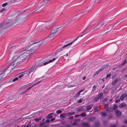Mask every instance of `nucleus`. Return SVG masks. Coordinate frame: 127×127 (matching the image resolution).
Here are the masks:
<instances>
[{
  "mask_svg": "<svg viewBox=\"0 0 127 127\" xmlns=\"http://www.w3.org/2000/svg\"><path fill=\"white\" fill-rule=\"evenodd\" d=\"M25 50H27L25 52L23 53L19 56L22 62L26 61L28 56L30 53H31V52L33 51V50L32 49H30L28 50V49H26V48Z\"/></svg>",
  "mask_w": 127,
  "mask_h": 127,
  "instance_id": "f257e3e1",
  "label": "nucleus"
},
{
  "mask_svg": "<svg viewBox=\"0 0 127 127\" xmlns=\"http://www.w3.org/2000/svg\"><path fill=\"white\" fill-rule=\"evenodd\" d=\"M57 58V57L56 58H54L52 59L48 60L47 61H46V60H45V61L43 60H39L36 63L35 66L37 67H40L43 65H46L50 63L53 62Z\"/></svg>",
  "mask_w": 127,
  "mask_h": 127,
  "instance_id": "f03ea898",
  "label": "nucleus"
},
{
  "mask_svg": "<svg viewBox=\"0 0 127 127\" xmlns=\"http://www.w3.org/2000/svg\"><path fill=\"white\" fill-rule=\"evenodd\" d=\"M11 50H12V53L13 54L15 55V56L19 55L21 52V50H19L16 48H14L13 47H12L11 48Z\"/></svg>",
  "mask_w": 127,
  "mask_h": 127,
  "instance_id": "7ed1b4c3",
  "label": "nucleus"
},
{
  "mask_svg": "<svg viewBox=\"0 0 127 127\" xmlns=\"http://www.w3.org/2000/svg\"><path fill=\"white\" fill-rule=\"evenodd\" d=\"M17 58H16L14 57L12 58L11 60V64L13 65L15 67L17 65L20 64L17 61Z\"/></svg>",
  "mask_w": 127,
  "mask_h": 127,
  "instance_id": "20e7f679",
  "label": "nucleus"
},
{
  "mask_svg": "<svg viewBox=\"0 0 127 127\" xmlns=\"http://www.w3.org/2000/svg\"><path fill=\"white\" fill-rule=\"evenodd\" d=\"M25 18V17L23 18L22 16H21L20 18L16 20H14V21H15V23H16L17 24H20L22 23Z\"/></svg>",
  "mask_w": 127,
  "mask_h": 127,
  "instance_id": "39448f33",
  "label": "nucleus"
},
{
  "mask_svg": "<svg viewBox=\"0 0 127 127\" xmlns=\"http://www.w3.org/2000/svg\"><path fill=\"white\" fill-rule=\"evenodd\" d=\"M43 42V41H40L38 42L33 41L29 43V44L28 45V46L29 47L32 46V45L36 43H38L37 45L39 46L41 45V44Z\"/></svg>",
  "mask_w": 127,
  "mask_h": 127,
  "instance_id": "423d86ee",
  "label": "nucleus"
},
{
  "mask_svg": "<svg viewBox=\"0 0 127 127\" xmlns=\"http://www.w3.org/2000/svg\"><path fill=\"white\" fill-rule=\"evenodd\" d=\"M73 43V42H71L69 43L66 44L64 46L58 49L55 52V54H56L59 52L62 51L64 49V48L68 46Z\"/></svg>",
  "mask_w": 127,
  "mask_h": 127,
  "instance_id": "0eeeda50",
  "label": "nucleus"
},
{
  "mask_svg": "<svg viewBox=\"0 0 127 127\" xmlns=\"http://www.w3.org/2000/svg\"><path fill=\"white\" fill-rule=\"evenodd\" d=\"M15 21H14L6 22L5 23L7 28L11 26L12 25L15 23Z\"/></svg>",
  "mask_w": 127,
  "mask_h": 127,
  "instance_id": "6e6552de",
  "label": "nucleus"
},
{
  "mask_svg": "<svg viewBox=\"0 0 127 127\" xmlns=\"http://www.w3.org/2000/svg\"><path fill=\"white\" fill-rule=\"evenodd\" d=\"M60 28H58L57 29H53L52 31V32L50 34L49 37H51L53 36L57 32L58 29Z\"/></svg>",
  "mask_w": 127,
  "mask_h": 127,
  "instance_id": "1a4fd4ad",
  "label": "nucleus"
},
{
  "mask_svg": "<svg viewBox=\"0 0 127 127\" xmlns=\"http://www.w3.org/2000/svg\"><path fill=\"white\" fill-rule=\"evenodd\" d=\"M121 80V79L120 77H118L116 78L113 81L112 83V85L113 86H114L119 81Z\"/></svg>",
  "mask_w": 127,
  "mask_h": 127,
  "instance_id": "9d476101",
  "label": "nucleus"
},
{
  "mask_svg": "<svg viewBox=\"0 0 127 127\" xmlns=\"http://www.w3.org/2000/svg\"><path fill=\"white\" fill-rule=\"evenodd\" d=\"M36 67H35V66H32L30 69L28 70L30 74L31 73L35 71L36 70Z\"/></svg>",
  "mask_w": 127,
  "mask_h": 127,
  "instance_id": "9b49d317",
  "label": "nucleus"
},
{
  "mask_svg": "<svg viewBox=\"0 0 127 127\" xmlns=\"http://www.w3.org/2000/svg\"><path fill=\"white\" fill-rule=\"evenodd\" d=\"M5 24V23H1L0 24V30H2L6 29Z\"/></svg>",
  "mask_w": 127,
  "mask_h": 127,
  "instance_id": "f8f14e48",
  "label": "nucleus"
},
{
  "mask_svg": "<svg viewBox=\"0 0 127 127\" xmlns=\"http://www.w3.org/2000/svg\"><path fill=\"white\" fill-rule=\"evenodd\" d=\"M23 73L24 76L23 77H28L30 74L28 70L25 71Z\"/></svg>",
  "mask_w": 127,
  "mask_h": 127,
  "instance_id": "ddd939ff",
  "label": "nucleus"
},
{
  "mask_svg": "<svg viewBox=\"0 0 127 127\" xmlns=\"http://www.w3.org/2000/svg\"><path fill=\"white\" fill-rule=\"evenodd\" d=\"M15 67L13 65V64H12L11 63L10 64L9 66L7 68L9 69V71H10L11 72V71L13 70V68Z\"/></svg>",
  "mask_w": 127,
  "mask_h": 127,
  "instance_id": "4468645a",
  "label": "nucleus"
},
{
  "mask_svg": "<svg viewBox=\"0 0 127 127\" xmlns=\"http://www.w3.org/2000/svg\"><path fill=\"white\" fill-rule=\"evenodd\" d=\"M110 65L109 64L104 65L102 66L101 67L100 69L101 71L102 70L104 69H105L107 68V67H108Z\"/></svg>",
  "mask_w": 127,
  "mask_h": 127,
  "instance_id": "2eb2a0df",
  "label": "nucleus"
},
{
  "mask_svg": "<svg viewBox=\"0 0 127 127\" xmlns=\"http://www.w3.org/2000/svg\"><path fill=\"white\" fill-rule=\"evenodd\" d=\"M116 114L117 116H120L121 114V112L119 110H117L115 111Z\"/></svg>",
  "mask_w": 127,
  "mask_h": 127,
  "instance_id": "dca6fc26",
  "label": "nucleus"
},
{
  "mask_svg": "<svg viewBox=\"0 0 127 127\" xmlns=\"http://www.w3.org/2000/svg\"><path fill=\"white\" fill-rule=\"evenodd\" d=\"M3 71L0 74V80L3 78H4L6 76V74Z\"/></svg>",
  "mask_w": 127,
  "mask_h": 127,
  "instance_id": "f3484780",
  "label": "nucleus"
},
{
  "mask_svg": "<svg viewBox=\"0 0 127 127\" xmlns=\"http://www.w3.org/2000/svg\"><path fill=\"white\" fill-rule=\"evenodd\" d=\"M3 71H4L6 75L8 74L11 72V71L7 68L5 69Z\"/></svg>",
  "mask_w": 127,
  "mask_h": 127,
  "instance_id": "a211bd4d",
  "label": "nucleus"
},
{
  "mask_svg": "<svg viewBox=\"0 0 127 127\" xmlns=\"http://www.w3.org/2000/svg\"><path fill=\"white\" fill-rule=\"evenodd\" d=\"M126 104L125 103H122L120 104L119 105V107L120 108H122L126 107Z\"/></svg>",
  "mask_w": 127,
  "mask_h": 127,
  "instance_id": "6ab92c4d",
  "label": "nucleus"
},
{
  "mask_svg": "<svg viewBox=\"0 0 127 127\" xmlns=\"http://www.w3.org/2000/svg\"><path fill=\"white\" fill-rule=\"evenodd\" d=\"M14 57L15 58H17V60L18 62L20 63L21 64L22 63V61L19 57V56L18 57V56H15Z\"/></svg>",
  "mask_w": 127,
  "mask_h": 127,
  "instance_id": "aec40b11",
  "label": "nucleus"
},
{
  "mask_svg": "<svg viewBox=\"0 0 127 127\" xmlns=\"http://www.w3.org/2000/svg\"><path fill=\"white\" fill-rule=\"evenodd\" d=\"M126 63V60H125L123 62L119 65L118 66L120 67H122L123 66H124Z\"/></svg>",
  "mask_w": 127,
  "mask_h": 127,
  "instance_id": "412c9836",
  "label": "nucleus"
},
{
  "mask_svg": "<svg viewBox=\"0 0 127 127\" xmlns=\"http://www.w3.org/2000/svg\"><path fill=\"white\" fill-rule=\"evenodd\" d=\"M92 105H88L86 106V108L87 110H90L92 108Z\"/></svg>",
  "mask_w": 127,
  "mask_h": 127,
  "instance_id": "4be33fe9",
  "label": "nucleus"
},
{
  "mask_svg": "<svg viewBox=\"0 0 127 127\" xmlns=\"http://www.w3.org/2000/svg\"><path fill=\"white\" fill-rule=\"evenodd\" d=\"M83 126L88 127L89 126V124L85 122L83 123Z\"/></svg>",
  "mask_w": 127,
  "mask_h": 127,
  "instance_id": "5701e85b",
  "label": "nucleus"
},
{
  "mask_svg": "<svg viewBox=\"0 0 127 127\" xmlns=\"http://www.w3.org/2000/svg\"><path fill=\"white\" fill-rule=\"evenodd\" d=\"M112 108H110L109 107L107 109L106 111L108 113H109L111 112H112Z\"/></svg>",
  "mask_w": 127,
  "mask_h": 127,
  "instance_id": "b1692460",
  "label": "nucleus"
},
{
  "mask_svg": "<svg viewBox=\"0 0 127 127\" xmlns=\"http://www.w3.org/2000/svg\"><path fill=\"white\" fill-rule=\"evenodd\" d=\"M103 95V93H101L98 95L97 97L99 99H101L102 98V96Z\"/></svg>",
  "mask_w": 127,
  "mask_h": 127,
  "instance_id": "393cba45",
  "label": "nucleus"
},
{
  "mask_svg": "<svg viewBox=\"0 0 127 127\" xmlns=\"http://www.w3.org/2000/svg\"><path fill=\"white\" fill-rule=\"evenodd\" d=\"M41 81H38L37 83L35 84L34 85H32V86H31V87H29L28 89H27L28 90H29L31 89V88H32L34 86H35V85H37V84H38Z\"/></svg>",
  "mask_w": 127,
  "mask_h": 127,
  "instance_id": "a878e982",
  "label": "nucleus"
},
{
  "mask_svg": "<svg viewBox=\"0 0 127 127\" xmlns=\"http://www.w3.org/2000/svg\"><path fill=\"white\" fill-rule=\"evenodd\" d=\"M83 110V108L82 107L78 108H77L76 111L78 112H80L82 111Z\"/></svg>",
  "mask_w": 127,
  "mask_h": 127,
  "instance_id": "bb28decb",
  "label": "nucleus"
},
{
  "mask_svg": "<svg viewBox=\"0 0 127 127\" xmlns=\"http://www.w3.org/2000/svg\"><path fill=\"white\" fill-rule=\"evenodd\" d=\"M15 0H10L8 1L7 2L8 4L9 5L13 4L14 3Z\"/></svg>",
  "mask_w": 127,
  "mask_h": 127,
  "instance_id": "cd10ccee",
  "label": "nucleus"
},
{
  "mask_svg": "<svg viewBox=\"0 0 127 127\" xmlns=\"http://www.w3.org/2000/svg\"><path fill=\"white\" fill-rule=\"evenodd\" d=\"M67 114H68L66 113L61 114L60 115V117L62 118H64L65 117V115Z\"/></svg>",
  "mask_w": 127,
  "mask_h": 127,
  "instance_id": "c85d7f7f",
  "label": "nucleus"
},
{
  "mask_svg": "<svg viewBox=\"0 0 127 127\" xmlns=\"http://www.w3.org/2000/svg\"><path fill=\"white\" fill-rule=\"evenodd\" d=\"M95 119V117H93L89 119L88 121L90 122L92 121H94Z\"/></svg>",
  "mask_w": 127,
  "mask_h": 127,
  "instance_id": "c756f323",
  "label": "nucleus"
},
{
  "mask_svg": "<svg viewBox=\"0 0 127 127\" xmlns=\"http://www.w3.org/2000/svg\"><path fill=\"white\" fill-rule=\"evenodd\" d=\"M83 35H84V34L81 33V34H80L79 35V36L76 39H75L74 41H72V42H73V43L77 39H78V38H79L80 37H82Z\"/></svg>",
  "mask_w": 127,
  "mask_h": 127,
  "instance_id": "7c9ffc66",
  "label": "nucleus"
},
{
  "mask_svg": "<svg viewBox=\"0 0 127 127\" xmlns=\"http://www.w3.org/2000/svg\"><path fill=\"white\" fill-rule=\"evenodd\" d=\"M117 108V106L116 104H115L113 106V107L112 108V109H113L114 110H115Z\"/></svg>",
  "mask_w": 127,
  "mask_h": 127,
  "instance_id": "2f4dec72",
  "label": "nucleus"
},
{
  "mask_svg": "<svg viewBox=\"0 0 127 127\" xmlns=\"http://www.w3.org/2000/svg\"><path fill=\"white\" fill-rule=\"evenodd\" d=\"M53 113H52L48 114L47 116V117L49 118H52V116H51V115L53 114Z\"/></svg>",
  "mask_w": 127,
  "mask_h": 127,
  "instance_id": "473e14b6",
  "label": "nucleus"
},
{
  "mask_svg": "<svg viewBox=\"0 0 127 127\" xmlns=\"http://www.w3.org/2000/svg\"><path fill=\"white\" fill-rule=\"evenodd\" d=\"M99 125V122H96L95 124V126L96 127H98Z\"/></svg>",
  "mask_w": 127,
  "mask_h": 127,
  "instance_id": "72a5a7b5",
  "label": "nucleus"
},
{
  "mask_svg": "<svg viewBox=\"0 0 127 127\" xmlns=\"http://www.w3.org/2000/svg\"><path fill=\"white\" fill-rule=\"evenodd\" d=\"M108 99L107 98H105L102 100V101L103 102H104L106 101Z\"/></svg>",
  "mask_w": 127,
  "mask_h": 127,
  "instance_id": "f704fd0d",
  "label": "nucleus"
},
{
  "mask_svg": "<svg viewBox=\"0 0 127 127\" xmlns=\"http://www.w3.org/2000/svg\"><path fill=\"white\" fill-rule=\"evenodd\" d=\"M101 113L102 114V117L105 116L107 115V114L106 113H104L103 112H102Z\"/></svg>",
  "mask_w": 127,
  "mask_h": 127,
  "instance_id": "c9c22d12",
  "label": "nucleus"
},
{
  "mask_svg": "<svg viewBox=\"0 0 127 127\" xmlns=\"http://www.w3.org/2000/svg\"><path fill=\"white\" fill-rule=\"evenodd\" d=\"M99 99L98 97H95L94 100V101L96 102L98 101Z\"/></svg>",
  "mask_w": 127,
  "mask_h": 127,
  "instance_id": "e433bc0d",
  "label": "nucleus"
},
{
  "mask_svg": "<svg viewBox=\"0 0 127 127\" xmlns=\"http://www.w3.org/2000/svg\"><path fill=\"white\" fill-rule=\"evenodd\" d=\"M107 88H105L104 90V91L103 92V93L105 94H106L107 93Z\"/></svg>",
  "mask_w": 127,
  "mask_h": 127,
  "instance_id": "4c0bfd02",
  "label": "nucleus"
},
{
  "mask_svg": "<svg viewBox=\"0 0 127 127\" xmlns=\"http://www.w3.org/2000/svg\"><path fill=\"white\" fill-rule=\"evenodd\" d=\"M62 112V111L60 110H57L56 112V113H57L58 114L60 113H61Z\"/></svg>",
  "mask_w": 127,
  "mask_h": 127,
  "instance_id": "58836bf2",
  "label": "nucleus"
},
{
  "mask_svg": "<svg viewBox=\"0 0 127 127\" xmlns=\"http://www.w3.org/2000/svg\"><path fill=\"white\" fill-rule=\"evenodd\" d=\"M86 113L85 112H83L80 115H79L80 116H86Z\"/></svg>",
  "mask_w": 127,
  "mask_h": 127,
  "instance_id": "ea45409f",
  "label": "nucleus"
},
{
  "mask_svg": "<svg viewBox=\"0 0 127 127\" xmlns=\"http://www.w3.org/2000/svg\"><path fill=\"white\" fill-rule=\"evenodd\" d=\"M41 119V118L35 119L34 120V121L36 122H37L40 121Z\"/></svg>",
  "mask_w": 127,
  "mask_h": 127,
  "instance_id": "a19ab883",
  "label": "nucleus"
},
{
  "mask_svg": "<svg viewBox=\"0 0 127 127\" xmlns=\"http://www.w3.org/2000/svg\"><path fill=\"white\" fill-rule=\"evenodd\" d=\"M101 71V70L100 69H99L96 72H95V73L96 74H97L98 73H99Z\"/></svg>",
  "mask_w": 127,
  "mask_h": 127,
  "instance_id": "79ce46f5",
  "label": "nucleus"
},
{
  "mask_svg": "<svg viewBox=\"0 0 127 127\" xmlns=\"http://www.w3.org/2000/svg\"><path fill=\"white\" fill-rule=\"evenodd\" d=\"M80 94L79 93H77L74 96L75 97H78L80 95Z\"/></svg>",
  "mask_w": 127,
  "mask_h": 127,
  "instance_id": "37998d69",
  "label": "nucleus"
},
{
  "mask_svg": "<svg viewBox=\"0 0 127 127\" xmlns=\"http://www.w3.org/2000/svg\"><path fill=\"white\" fill-rule=\"evenodd\" d=\"M105 23H103L101 24L100 26L101 27H102L101 28H103L105 26Z\"/></svg>",
  "mask_w": 127,
  "mask_h": 127,
  "instance_id": "c03bdc74",
  "label": "nucleus"
},
{
  "mask_svg": "<svg viewBox=\"0 0 127 127\" xmlns=\"http://www.w3.org/2000/svg\"><path fill=\"white\" fill-rule=\"evenodd\" d=\"M7 4H8V3L6 2L5 3H4L2 5V6L3 7L5 6H6Z\"/></svg>",
  "mask_w": 127,
  "mask_h": 127,
  "instance_id": "a18cd8bd",
  "label": "nucleus"
},
{
  "mask_svg": "<svg viewBox=\"0 0 127 127\" xmlns=\"http://www.w3.org/2000/svg\"><path fill=\"white\" fill-rule=\"evenodd\" d=\"M122 95L124 98L127 97V94H123Z\"/></svg>",
  "mask_w": 127,
  "mask_h": 127,
  "instance_id": "49530a36",
  "label": "nucleus"
},
{
  "mask_svg": "<svg viewBox=\"0 0 127 127\" xmlns=\"http://www.w3.org/2000/svg\"><path fill=\"white\" fill-rule=\"evenodd\" d=\"M6 10V9L4 8H2L0 10V12L2 13L4 11H5Z\"/></svg>",
  "mask_w": 127,
  "mask_h": 127,
  "instance_id": "de8ad7c7",
  "label": "nucleus"
},
{
  "mask_svg": "<svg viewBox=\"0 0 127 127\" xmlns=\"http://www.w3.org/2000/svg\"><path fill=\"white\" fill-rule=\"evenodd\" d=\"M111 74H110V73H109L108 74H107V76H106V78H107L108 77H110V76H111Z\"/></svg>",
  "mask_w": 127,
  "mask_h": 127,
  "instance_id": "09e8293b",
  "label": "nucleus"
},
{
  "mask_svg": "<svg viewBox=\"0 0 127 127\" xmlns=\"http://www.w3.org/2000/svg\"><path fill=\"white\" fill-rule=\"evenodd\" d=\"M120 99H118L116 100L115 102L116 103H117L119 102L120 101Z\"/></svg>",
  "mask_w": 127,
  "mask_h": 127,
  "instance_id": "8fccbe9b",
  "label": "nucleus"
},
{
  "mask_svg": "<svg viewBox=\"0 0 127 127\" xmlns=\"http://www.w3.org/2000/svg\"><path fill=\"white\" fill-rule=\"evenodd\" d=\"M124 98L123 97L122 95L121 96H120V99L121 100H122L124 99Z\"/></svg>",
  "mask_w": 127,
  "mask_h": 127,
  "instance_id": "3c124183",
  "label": "nucleus"
},
{
  "mask_svg": "<svg viewBox=\"0 0 127 127\" xmlns=\"http://www.w3.org/2000/svg\"><path fill=\"white\" fill-rule=\"evenodd\" d=\"M18 78H17V77L16 78L13 80L12 81L13 82H14L15 81H16L17 80H18Z\"/></svg>",
  "mask_w": 127,
  "mask_h": 127,
  "instance_id": "603ef678",
  "label": "nucleus"
},
{
  "mask_svg": "<svg viewBox=\"0 0 127 127\" xmlns=\"http://www.w3.org/2000/svg\"><path fill=\"white\" fill-rule=\"evenodd\" d=\"M116 74H114L112 75V78H114L116 76Z\"/></svg>",
  "mask_w": 127,
  "mask_h": 127,
  "instance_id": "864d4df0",
  "label": "nucleus"
},
{
  "mask_svg": "<svg viewBox=\"0 0 127 127\" xmlns=\"http://www.w3.org/2000/svg\"><path fill=\"white\" fill-rule=\"evenodd\" d=\"M74 113H75L74 112H72L70 113H69L68 114L70 115H71L74 114Z\"/></svg>",
  "mask_w": 127,
  "mask_h": 127,
  "instance_id": "5fc2aeb1",
  "label": "nucleus"
},
{
  "mask_svg": "<svg viewBox=\"0 0 127 127\" xmlns=\"http://www.w3.org/2000/svg\"><path fill=\"white\" fill-rule=\"evenodd\" d=\"M24 76L23 73H22V74H21L20 75H19V78H21L22 77Z\"/></svg>",
  "mask_w": 127,
  "mask_h": 127,
  "instance_id": "6e6d98bb",
  "label": "nucleus"
},
{
  "mask_svg": "<svg viewBox=\"0 0 127 127\" xmlns=\"http://www.w3.org/2000/svg\"><path fill=\"white\" fill-rule=\"evenodd\" d=\"M82 99H80L77 101V102L78 103H80L81 102H82Z\"/></svg>",
  "mask_w": 127,
  "mask_h": 127,
  "instance_id": "4d7b16f0",
  "label": "nucleus"
},
{
  "mask_svg": "<svg viewBox=\"0 0 127 127\" xmlns=\"http://www.w3.org/2000/svg\"><path fill=\"white\" fill-rule=\"evenodd\" d=\"M73 116H71L68 118V119H72L73 118Z\"/></svg>",
  "mask_w": 127,
  "mask_h": 127,
  "instance_id": "13d9d810",
  "label": "nucleus"
},
{
  "mask_svg": "<svg viewBox=\"0 0 127 127\" xmlns=\"http://www.w3.org/2000/svg\"><path fill=\"white\" fill-rule=\"evenodd\" d=\"M76 122H74L72 124V125L73 126H75L76 125Z\"/></svg>",
  "mask_w": 127,
  "mask_h": 127,
  "instance_id": "bf43d9fd",
  "label": "nucleus"
},
{
  "mask_svg": "<svg viewBox=\"0 0 127 127\" xmlns=\"http://www.w3.org/2000/svg\"><path fill=\"white\" fill-rule=\"evenodd\" d=\"M108 104H106L104 105L105 108L106 107H108Z\"/></svg>",
  "mask_w": 127,
  "mask_h": 127,
  "instance_id": "052dcab7",
  "label": "nucleus"
},
{
  "mask_svg": "<svg viewBox=\"0 0 127 127\" xmlns=\"http://www.w3.org/2000/svg\"><path fill=\"white\" fill-rule=\"evenodd\" d=\"M96 87L95 85H94L93 87V89L94 90H95L96 88Z\"/></svg>",
  "mask_w": 127,
  "mask_h": 127,
  "instance_id": "680f3d73",
  "label": "nucleus"
},
{
  "mask_svg": "<svg viewBox=\"0 0 127 127\" xmlns=\"http://www.w3.org/2000/svg\"><path fill=\"white\" fill-rule=\"evenodd\" d=\"M100 27H95V30H97V29H99V28H100Z\"/></svg>",
  "mask_w": 127,
  "mask_h": 127,
  "instance_id": "e2e57ef3",
  "label": "nucleus"
},
{
  "mask_svg": "<svg viewBox=\"0 0 127 127\" xmlns=\"http://www.w3.org/2000/svg\"><path fill=\"white\" fill-rule=\"evenodd\" d=\"M111 127H116V125H112L111 126Z\"/></svg>",
  "mask_w": 127,
  "mask_h": 127,
  "instance_id": "0e129e2a",
  "label": "nucleus"
},
{
  "mask_svg": "<svg viewBox=\"0 0 127 127\" xmlns=\"http://www.w3.org/2000/svg\"><path fill=\"white\" fill-rule=\"evenodd\" d=\"M50 121V120L48 119H47L46 121V123H47L49 122Z\"/></svg>",
  "mask_w": 127,
  "mask_h": 127,
  "instance_id": "69168bd1",
  "label": "nucleus"
},
{
  "mask_svg": "<svg viewBox=\"0 0 127 127\" xmlns=\"http://www.w3.org/2000/svg\"><path fill=\"white\" fill-rule=\"evenodd\" d=\"M45 124V122H43L42 123H41L40 125H39V126H41L42 125H43L44 124Z\"/></svg>",
  "mask_w": 127,
  "mask_h": 127,
  "instance_id": "338daca9",
  "label": "nucleus"
},
{
  "mask_svg": "<svg viewBox=\"0 0 127 127\" xmlns=\"http://www.w3.org/2000/svg\"><path fill=\"white\" fill-rule=\"evenodd\" d=\"M30 126V124H28L26 126H25L24 127H28Z\"/></svg>",
  "mask_w": 127,
  "mask_h": 127,
  "instance_id": "774afa93",
  "label": "nucleus"
}]
</instances>
